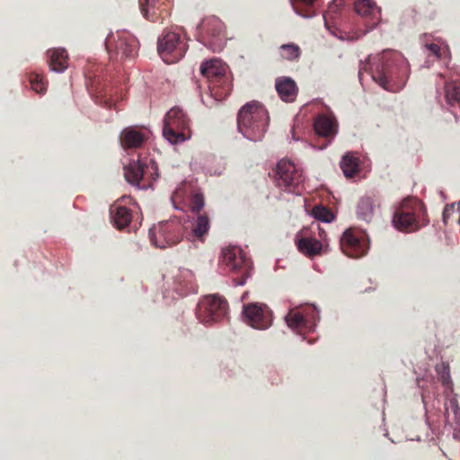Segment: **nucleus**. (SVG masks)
<instances>
[{
	"label": "nucleus",
	"mask_w": 460,
	"mask_h": 460,
	"mask_svg": "<svg viewBox=\"0 0 460 460\" xmlns=\"http://www.w3.org/2000/svg\"><path fill=\"white\" fill-rule=\"evenodd\" d=\"M409 68L404 58L398 52L386 50L372 72V78L384 89L395 92L402 89L408 78Z\"/></svg>",
	"instance_id": "1"
},
{
	"label": "nucleus",
	"mask_w": 460,
	"mask_h": 460,
	"mask_svg": "<svg viewBox=\"0 0 460 460\" xmlns=\"http://www.w3.org/2000/svg\"><path fill=\"white\" fill-rule=\"evenodd\" d=\"M270 117L266 108L257 101L245 103L237 114V128L244 137L260 141L264 137Z\"/></svg>",
	"instance_id": "2"
},
{
	"label": "nucleus",
	"mask_w": 460,
	"mask_h": 460,
	"mask_svg": "<svg viewBox=\"0 0 460 460\" xmlns=\"http://www.w3.org/2000/svg\"><path fill=\"white\" fill-rule=\"evenodd\" d=\"M429 220L424 204L416 198H406L396 208L394 226L402 232L412 233L426 226Z\"/></svg>",
	"instance_id": "3"
},
{
	"label": "nucleus",
	"mask_w": 460,
	"mask_h": 460,
	"mask_svg": "<svg viewBox=\"0 0 460 460\" xmlns=\"http://www.w3.org/2000/svg\"><path fill=\"white\" fill-rule=\"evenodd\" d=\"M200 72L207 79L212 97L217 101L226 99L232 91L227 66L221 60L213 58L201 64Z\"/></svg>",
	"instance_id": "4"
},
{
	"label": "nucleus",
	"mask_w": 460,
	"mask_h": 460,
	"mask_svg": "<svg viewBox=\"0 0 460 460\" xmlns=\"http://www.w3.org/2000/svg\"><path fill=\"white\" fill-rule=\"evenodd\" d=\"M221 261L227 269L236 274L234 279L236 285L243 286L251 277L252 263L243 250L237 246H229L222 250Z\"/></svg>",
	"instance_id": "5"
},
{
	"label": "nucleus",
	"mask_w": 460,
	"mask_h": 460,
	"mask_svg": "<svg viewBox=\"0 0 460 460\" xmlns=\"http://www.w3.org/2000/svg\"><path fill=\"white\" fill-rule=\"evenodd\" d=\"M189 125L190 120L185 112L173 107L165 115L163 135L172 144L183 142L189 137Z\"/></svg>",
	"instance_id": "6"
},
{
	"label": "nucleus",
	"mask_w": 460,
	"mask_h": 460,
	"mask_svg": "<svg viewBox=\"0 0 460 460\" xmlns=\"http://www.w3.org/2000/svg\"><path fill=\"white\" fill-rule=\"evenodd\" d=\"M276 186L288 192L299 193L304 182L303 171L289 161L280 160L275 169Z\"/></svg>",
	"instance_id": "7"
},
{
	"label": "nucleus",
	"mask_w": 460,
	"mask_h": 460,
	"mask_svg": "<svg viewBox=\"0 0 460 460\" xmlns=\"http://www.w3.org/2000/svg\"><path fill=\"white\" fill-rule=\"evenodd\" d=\"M149 238L160 249L175 245L182 238V226L177 219L160 222L149 229Z\"/></svg>",
	"instance_id": "8"
},
{
	"label": "nucleus",
	"mask_w": 460,
	"mask_h": 460,
	"mask_svg": "<svg viewBox=\"0 0 460 460\" xmlns=\"http://www.w3.org/2000/svg\"><path fill=\"white\" fill-rule=\"evenodd\" d=\"M187 50V44L181 34L165 29L157 40V51L165 63L172 64L180 60Z\"/></svg>",
	"instance_id": "9"
},
{
	"label": "nucleus",
	"mask_w": 460,
	"mask_h": 460,
	"mask_svg": "<svg viewBox=\"0 0 460 460\" xmlns=\"http://www.w3.org/2000/svg\"><path fill=\"white\" fill-rule=\"evenodd\" d=\"M105 46L112 59L133 58L138 48L137 40L128 31H118L106 38Z\"/></svg>",
	"instance_id": "10"
},
{
	"label": "nucleus",
	"mask_w": 460,
	"mask_h": 460,
	"mask_svg": "<svg viewBox=\"0 0 460 460\" xmlns=\"http://www.w3.org/2000/svg\"><path fill=\"white\" fill-rule=\"evenodd\" d=\"M200 42L212 51H219L223 49L225 25L221 20L215 16L207 17L199 26Z\"/></svg>",
	"instance_id": "11"
},
{
	"label": "nucleus",
	"mask_w": 460,
	"mask_h": 460,
	"mask_svg": "<svg viewBox=\"0 0 460 460\" xmlns=\"http://www.w3.org/2000/svg\"><path fill=\"white\" fill-rule=\"evenodd\" d=\"M228 304L218 296H208L197 305L196 316L205 324L223 320L227 315Z\"/></svg>",
	"instance_id": "12"
},
{
	"label": "nucleus",
	"mask_w": 460,
	"mask_h": 460,
	"mask_svg": "<svg viewBox=\"0 0 460 460\" xmlns=\"http://www.w3.org/2000/svg\"><path fill=\"white\" fill-rule=\"evenodd\" d=\"M340 244L342 252L351 258L362 257L368 250V240L365 233L352 228L343 233Z\"/></svg>",
	"instance_id": "13"
},
{
	"label": "nucleus",
	"mask_w": 460,
	"mask_h": 460,
	"mask_svg": "<svg viewBox=\"0 0 460 460\" xmlns=\"http://www.w3.org/2000/svg\"><path fill=\"white\" fill-rule=\"evenodd\" d=\"M143 16L152 22L163 23L171 15V0H139Z\"/></svg>",
	"instance_id": "14"
},
{
	"label": "nucleus",
	"mask_w": 460,
	"mask_h": 460,
	"mask_svg": "<svg viewBox=\"0 0 460 460\" xmlns=\"http://www.w3.org/2000/svg\"><path fill=\"white\" fill-rule=\"evenodd\" d=\"M243 313L245 322L252 328L265 330L271 325V312L266 305H245Z\"/></svg>",
	"instance_id": "15"
},
{
	"label": "nucleus",
	"mask_w": 460,
	"mask_h": 460,
	"mask_svg": "<svg viewBox=\"0 0 460 460\" xmlns=\"http://www.w3.org/2000/svg\"><path fill=\"white\" fill-rule=\"evenodd\" d=\"M315 308L305 306L303 308L291 309L286 315V322L292 329L304 330L312 327L315 321Z\"/></svg>",
	"instance_id": "16"
},
{
	"label": "nucleus",
	"mask_w": 460,
	"mask_h": 460,
	"mask_svg": "<svg viewBox=\"0 0 460 460\" xmlns=\"http://www.w3.org/2000/svg\"><path fill=\"white\" fill-rule=\"evenodd\" d=\"M149 133L146 128L128 127L119 135L120 145L124 149L139 148L149 138Z\"/></svg>",
	"instance_id": "17"
},
{
	"label": "nucleus",
	"mask_w": 460,
	"mask_h": 460,
	"mask_svg": "<svg viewBox=\"0 0 460 460\" xmlns=\"http://www.w3.org/2000/svg\"><path fill=\"white\" fill-rule=\"evenodd\" d=\"M356 13L366 20L370 29L376 27L381 17V10L373 0H357L354 2Z\"/></svg>",
	"instance_id": "18"
},
{
	"label": "nucleus",
	"mask_w": 460,
	"mask_h": 460,
	"mask_svg": "<svg viewBox=\"0 0 460 460\" xmlns=\"http://www.w3.org/2000/svg\"><path fill=\"white\" fill-rule=\"evenodd\" d=\"M297 250L308 258L325 253L328 244L314 237L296 236L295 240Z\"/></svg>",
	"instance_id": "19"
},
{
	"label": "nucleus",
	"mask_w": 460,
	"mask_h": 460,
	"mask_svg": "<svg viewBox=\"0 0 460 460\" xmlns=\"http://www.w3.org/2000/svg\"><path fill=\"white\" fill-rule=\"evenodd\" d=\"M276 91L283 102H292L296 100L298 88L296 82L287 76L279 77L275 83Z\"/></svg>",
	"instance_id": "20"
},
{
	"label": "nucleus",
	"mask_w": 460,
	"mask_h": 460,
	"mask_svg": "<svg viewBox=\"0 0 460 460\" xmlns=\"http://www.w3.org/2000/svg\"><path fill=\"white\" fill-rule=\"evenodd\" d=\"M314 127L315 132L321 137H333L337 133L336 120L323 114L316 117Z\"/></svg>",
	"instance_id": "21"
},
{
	"label": "nucleus",
	"mask_w": 460,
	"mask_h": 460,
	"mask_svg": "<svg viewBox=\"0 0 460 460\" xmlns=\"http://www.w3.org/2000/svg\"><path fill=\"white\" fill-rule=\"evenodd\" d=\"M49 66L55 72H63L67 67L68 55L64 49H52L47 51Z\"/></svg>",
	"instance_id": "22"
},
{
	"label": "nucleus",
	"mask_w": 460,
	"mask_h": 460,
	"mask_svg": "<svg viewBox=\"0 0 460 460\" xmlns=\"http://www.w3.org/2000/svg\"><path fill=\"white\" fill-rule=\"evenodd\" d=\"M110 212L113 225L118 229L125 228L132 220L130 209L124 206L113 204L110 208Z\"/></svg>",
	"instance_id": "23"
},
{
	"label": "nucleus",
	"mask_w": 460,
	"mask_h": 460,
	"mask_svg": "<svg viewBox=\"0 0 460 460\" xmlns=\"http://www.w3.org/2000/svg\"><path fill=\"white\" fill-rule=\"evenodd\" d=\"M125 178L128 182L139 187L144 176L145 164L141 161H134L125 168Z\"/></svg>",
	"instance_id": "24"
},
{
	"label": "nucleus",
	"mask_w": 460,
	"mask_h": 460,
	"mask_svg": "<svg viewBox=\"0 0 460 460\" xmlns=\"http://www.w3.org/2000/svg\"><path fill=\"white\" fill-rule=\"evenodd\" d=\"M358 158L350 153L343 155L341 168L347 178H352L358 172Z\"/></svg>",
	"instance_id": "25"
},
{
	"label": "nucleus",
	"mask_w": 460,
	"mask_h": 460,
	"mask_svg": "<svg viewBox=\"0 0 460 460\" xmlns=\"http://www.w3.org/2000/svg\"><path fill=\"white\" fill-rule=\"evenodd\" d=\"M375 203L371 197H363L360 199L357 208L358 217L359 218L369 222L373 217Z\"/></svg>",
	"instance_id": "26"
},
{
	"label": "nucleus",
	"mask_w": 460,
	"mask_h": 460,
	"mask_svg": "<svg viewBox=\"0 0 460 460\" xmlns=\"http://www.w3.org/2000/svg\"><path fill=\"white\" fill-rule=\"evenodd\" d=\"M447 102L453 106L460 102V81L447 82L444 87Z\"/></svg>",
	"instance_id": "27"
},
{
	"label": "nucleus",
	"mask_w": 460,
	"mask_h": 460,
	"mask_svg": "<svg viewBox=\"0 0 460 460\" xmlns=\"http://www.w3.org/2000/svg\"><path fill=\"white\" fill-rule=\"evenodd\" d=\"M210 227L209 219L207 215H198L197 219L193 224L192 233L193 235L200 240L208 234Z\"/></svg>",
	"instance_id": "28"
},
{
	"label": "nucleus",
	"mask_w": 460,
	"mask_h": 460,
	"mask_svg": "<svg viewBox=\"0 0 460 460\" xmlns=\"http://www.w3.org/2000/svg\"><path fill=\"white\" fill-rule=\"evenodd\" d=\"M29 82L31 89L40 94H44L47 91L48 81L46 80L44 75L39 73H30Z\"/></svg>",
	"instance_id": "29"
},
{
	"label": "nucleus",
	"mask_w": 460,
	"mask_h": 460,
	"mask_svg": "<svg viewBox=\"0 0 460 460\" xmlns=\"http://www.w3.org/2000/svg\"><path fill=\"white\" fill-rule=\"evenodd\" d=\"M296 12L303 17H312L314 11L312 9L316 0H291Z\"/></svg>",
	"instance_id": "30"
},
{
	"label": "nucleus",
	"mask_w": 460,
	"mask_h": 460,
	"mask_svg": "<svg viewBox=\"0 0 460 460\" xmlns=\"http://www.w3.org/2000/svg\"><path fill=\"white\" fill-rule=\"evenodd\" d=\"M280 56L289 61L297 60L301 56V49L294 43L283 44L279 48Z\"/></svg>",
	"instance_id": "31"
},
{
	"label": "nucleus",
	"mask_w": 460,
	"mask_h": 460,
	"mask_svg": "<svg viewBox=\"0 0 460 460\" xmlns=\"http://www.w3.org/2000/svg\"><path fill=\"white\" fill-rule=\"evenodd\" d=\"M312 215L315 219L325 223H330L334 219V215L332 210L322 205L314 206L312 210Z\"/></svg>",
	"instance_id": "32"
},
{
	"label": "nucleus",
	"mask_w": 460,
	"mask_h": 460,
	"mask_svg": "<svg viewBox=\"0 0 460 460\" xmlns=\"http://www.w3.org/2000/svg\"><path fill=\"white\" fill-rule=\"evenodd\" d=\"M439 380L443 386L452 389L453 382L450 376L449 366L443 364L441 369H438Z\"/></svg>",
	"instance_id": "33"
},
{
	"label": "nucleus",
	"mask_w": 460,
	"mask_h": 460,
	"mask_svg": "<svg viewBox=\"0 0 460 460\" xmlns=\"http://www.w3.org/2000/svg\"><path fill=\"white\" fill-rule=\"evenodd\" d=\"M190 207L193 212L199 213L204 207V199L201 194H192L190 199Z\"/></svg>",
	"instance_id": "34"
},
{
	"label": "nucleus",
	"mask_w": 460,
	"mask_h": 460,
	"mask_svg": "<svg viewBox=\"0 0 460 460\" xmlns=\"http://www.w3.org/2000/svg\"><path fill=\"white\" fill-rule=\"evenodd\" d=\"M186 195V190L184 186H181L177 188L172 195V201L174 206L178 208V204L181 203L184 200Z\"/></svg>",
	"instance_id": "35"
},
{
	"label": "nucleus",
	"mask_w": 460,
	"mask_h": 460,
	"mask_svg": "<svg viewBox=\"0 0 460 460\" xmlns=\"http://www.w3.org/2000/svg\"><path fill=\"white\" fill-rule=\"evenodd\" d=\"M344 4V0H333L328 8L327 14H331L332 13H335L339 10L340 7H341Z\"/></svg>",
	"instance_id": "36"
},
{
	"label": "nucleus",
	"mask_w": 460,
	"mask_h": 460,
	"mask_svg": "<svg viewBox=\"0 0 460 460\" xmlns=\"http://www.w3.org/2000/svg\"><path fill=\"white\" fill-rule=\"evenodd\" d=\"M429 50L436 55L437 57H440V47L437 44H430L429 46Z\"/></svg>",
	"instance_id": "37"
},
{
	"label": "nucleus",
	"mask_w": 460,
	"mask_h": 460,
	"mask_svg": "<svg viewBox=\"0 0 460 460\" xmlns=\"http://www.w3.org/2000/svg\"><path fill=\"white\" fill-rule=\"evenodd\" d=\"M454 208V206H447L443 211V221L445 222V224H447V218L449 217V214H450V210H453Z\"/></svg>",
	"instance_id": "38"
},
{
	"label": "nucleus",
	"mask_w": 460,
	"mask_h": 460,
	"mask_svg": "<svg viewBox=\"0 0 460 460\" xmlns=\"http://www.w3.org/2000/svg\"><path fill=\"white\" fill-rule=\"evenodd\" d=\"M104 102H105V104H104L105 106H107V107H111V104L109 103V102H108V101H104Z\"/></svg>",
	"instance_id": "39"
},
{
	"label": "nucleus",
	"mask_w": 460,
	"mask_h": 460,
	"mask_svg": "<svg viewBox=\"0 0 460 460\" xmlns=\"http://www.w3.org/2000/svg\"><path fill=\"white\" fill-rule=\"evenodd\" d=\"M320 236L324 239L323 233H320Z\"/></svg>",
	"instance_id": "40"
}]
</instances>
